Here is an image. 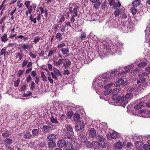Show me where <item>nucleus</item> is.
Segmentation results:
<instances>
[{
  "label": "nucleus",
  "instance_id": "obj_1",
  "mask_svg": "<svg viewBox=\"0 0 150 150\" xmlns=\"http://www.w3.org/2000/svg\"><path fill=\"white\" fill-rule=\"evenodd\" d=\"M121 71L118 69V70L114 69L111 72H108L104 73L99 76L98 78L95 79L93 83V86L96 85L101 88L105 85V83H107L109 80L112 77L118 75L120 77L122 76Z\"/></svg>",
  "mask_w": 150,
  "mask_h": 150
},
{
  "label": "nucleus",
  "instance_id": "obj_2",
  "mask_svg": "<svg viewBox=\"0 0 150 150\" xmlns=\"http://www.w3.org/2000/svg\"><path fill=\"white\" fill-rule=\"evenodd\" d=\"M123 44L121 42L117 43V44H112L113 46H112V48H110L108 46L106 45H104V50L105 52L103 51V50L99 52V55L101 59H103L105 57L107 56L108 54V52L109 53L114 54L116 53L117 54H121V49L122 48V46L123 45Z\"/></svg>",
  "mask_w": 150,
  "mask_h": 150
},
{
  "label": "nucleus",
  "instance_id": "obj_3",
  "mask_svg": "<svg viewBox=\"0 0 150 150\" xmlns=\"http://www.w3.org/2000/svg\"><path fill=\"white\" fill-rule=\"evenodd\" d=\"M98 121V120L93 121L92 125H93V127H95L99 132L103 133V132L104 131L105 132L106 129L107 128V124L105 122H102L100 124H98L97 123Z\"/></svg>",
  "mask_w": 150,
  "mask_h": 150
},
{
  "label": "nucleus",
  "instance_id": "obj_4",
  "mask_svg": "<svg viewBox=\"0 0 150 150\" xmlns=\"http://www.w3.org/2000/svg\"><path fill=\"white\" fill-rule=\"evenodd\" d=\"M57 145L58 146L61 148H64L67 150L73 146L72 144L71 143L66 142L64 139L59 140L58 141Z\"/></svg>",
  "mask_w": 150,
  "mask_h": 150
},
{
  "label": "nucleus",
  "instance_id": "obj_5",
  "mask_svg": "<svg viewBox=\"0 0 150 150\" xmlns=\"http://www.w3.org/2000/svg\"><path fill=\"white\" fill-rule=\"evenodd\" d=\"M96 138L98 141V143H96L97 144H98L100 148H103L106 147L107 144V142L104 138L101 136L99 135Z\"/></svg>",
  "mask_w": 150,
  "mask_h": 150
},
{
  "label": "nucleus",
  "instance_id": "obj_6",
  "mask_svg": "<svg viewBox=\"0 0 150 150\" xmlns=\"http://www.w3.org/2000/svg\"><path fill=\"white\" fill-rule=\"evenodd\" d=\"M69 12L71 13H72L74 14L73 15L75 16H77V9L79 8L78 6L75 5L72 3H70L69 5Z\"/></svg>",
  "mask_w": 150,
  "mask_h": 150
},
{
  "label": "nucleus",
  "instance_id": "obj_7",
  "mask_svg": "<svg viewBox=\"0 0 150 150\" xmlns=\"http://www.w3.org/2000/svg\"><path fill=\"white\" fill-rule=\"evenodd\" d=\"M147 73L146 72L140 73L139 75V79L137 81V84L146 81V79H148L147 77Z\"/></svg>",
  "mask_w": 150,
  "mask_h": 150
},
{
  "label": "nucleus",
  "instance_id": "obj_8",
  "mask_svg": "<svg viewBox=\"0 0 150 150\" xmlns=\"http://www.w3.org/2000/svg\"><path fill=\"white\" fill-rule=\"evenodd\" d=\"M103 39H104L103 40L104 41L106 42L108 44V45L109 46H108V47H109V48H112V46H113V45H112V44H113V43H112V41L111 40H110V38H109L108 37H107L106 36V37H105V38H104ZM104 45H105V44H103V47L102 48H101L100 49V50H98V54H99V53H98L101 50H103V51L102 52H103L104 51L105 52V51L104 50ZM105 45H106V44H105ZM106 45H107L106 44Z\"/></svg>",
  "mask_w": 150,
  "mask_h": 150
},
{
  "label": "nucleus",
  "instance_id": "obj_9",
  "mask_svg": "<svg viewBox=\"0 0 150 150\" xmlns=\"http://www.w3.org/2000/svg\"><path fill=\"white\" fill-rule=\"evenodd\" d=\"M134 65L133 64H131L125 67L124 68L125 71H124V70H122L121 71V73L120 74H122V77H125L126 73L129 71L134 67Z\"/></svg>",
  "mask_w": 150,
  "mask_h": 150
},
{
  "label": "nucleus",
  "instance_id": "obj_10",
  "mask_svg": "<svg viewBox=\"0 0 150 150\" xmlns=\"http://www.w3.org/2000/svg\"><path fill=\"white\" fill-rule=\"evenodd\" d=\"M84 126V122L83 121H80L76 125L75 128L77 130L80 131L83 128Z\"/></svg>",
  "mask_w": 150,
  "mask_h": 150
},
{
  "label": "nucleus",
  "instance_id": "obj_11",
  "mask_svg": "<svg viewBox=\"0 0 150 150\" xmlns=\"http://www.w3.org/2000/svg\"><path fill=\"white\" fill-rule=\"evenodd\" d=\"M119 26L120 30H122L124 33H127L129 30V28L128 25L124 24L123 25H120Z\"/></svg>",
  "mask_w": 150,
  "mask_h": 150
},
{
  "label": "nucleus",
  "instance_id": "obj_12",
  "mask_svg": "<svg viewBox=\"0 0 150 150\" xmlns=\"http://www.w3.org/2000/svg\"><path fill=\"white\" fill-rule=\"evenodd\" d=\"M145 106V102L143 101H140L137 103L134 106V108L135 110H138L142 108Z\"/></svg>",
  "mask_w": 150,
  "mask_h": 150
},
{
  "label": "nucleus",
  "instance_id": "obj_13",
  "mask_svg": "<svg viewBox=\"0 0 150 150\" xmlns=\"http://www.w3.org/2000/svg\"><path fill=\"white\" fill-rule=\"evenodd\" d=\"M109 140H112V139H116L118 137V134L116 132L114 131L110 136L109 134H107Z\"/></svg>",
  "mask_w": 150,
  "mask_h": 150
},
{
  "label": "nucleus",
  "instance_id": "obj_14",
  "mask_svg": "<svg viewBox=\"0 0 150 150\" xmlns=\"http://www.w3.org/2000/svg\"><path fill=\"white\" fill-rule=\"evenodd\" d=\"M63 132L64 138L66 139H71L73 137L70 133L68 132L65 130V129H63Z\"/></svg>",
  "mask_w": 150,
  "mask_h": 150
},
{
  "label": "nucleus",
  "instance_id": "obj_15",
  "mask_svg": "<svg viewBox=\"0 0 150 150\" xmlns=\"http://www.w3.org/2000/svg\"><path fill=\"white\" fill-rule=\"evenodd\" d=\"M42 132L44 133L48 132L52 130V128L49 126L44 125L42 129Z\"/></svg>",
  "mask_w": 150,
  "mask_h": 150
},
{
  "label": "nucleus",
  "instance_id": "obj_16",
  "mask_svg": "<svg viewBox=\"0 0 150 150\" xmlns=\"http://www.w3.org/2000/svg\"><path fill=\"white\" fill-rule=\"evenodd\" d=\"M115 23L116 21L114 20L106 22V24L108 25L110 28H115L116 26V24Z\"/></svg>",
  "mask_w": 150,
  "mask_h": 150
},
{
  "label": "nucleus",
  "instance_id": "obj_17",
  "mask_svg": "<svg viewBox=\"0 0 150 150\" xmlns=\"http://www.w3.org/2000/svg\"><path fill=\"white\" fill-rule=\"evenodd\" d=\"M78 139L81 142L84 143L86 141L87 138L85 135L81 134L79 136Z\"/></svg>",
  "mask_w": 150,
  "mask_h": 150
},
{
  "label": "nucleus",
  "instance_id": "obj_18",
  "mask_svg": "<svg viewBox=\"0 0 150 150\" xmlns=\"http://www.w3.org/2000/svg\"><path fill=\"white\" fill-rule=\"evenodd\" d=\"M96 134V131L93 128H91L89 130V136L92 137H94Z\"/></svg>",
  "mask_w": 150,
  "mask_h": 150
},
{
  "label": "nucleus",
  "instance_id": "obj_19",
  "mask_svg": "<svg viewBox=\"0 0 150 150\" xmlns=\"http://www.w3.org/2000/svg\"><path fill=\"white\" fill-rule=\"evenodd\" d=\"M66 60L65 59H61L58 61H54V65L55 66H59L63 62Z\"/></svg>",
  "mask_w": 150,
  "mask_h": 150
},
{
  "label": "nucleus",
  "instance_id": "obj_20",
  "mask_svg": "<svg viewBox=\"0 0 150 150\" xmlns=\"http://www.w3.org/2000/svg\"><path fill=\"white\" fill-rule=\"evenodd\" d=\"M123 10L121 9H117L114 12V14L115 17L118 16L120 15H121Z\"/></svg>",
  "mask_w": 150,
  "mask_h": 150
},
{
  "label": "nucleus",
  "instance_id": "obj_21",
  "mask_svg": "<svg viewBox=\"0 0 150 150\" xmlns=\"http://www.w3.org/2000/svg\"><path fill=\"white\" fill-rule=\"evenodd\" d=\"M16 59L18 61H19L22 58L23 55L20 52L16 53Z\"/></svg>",
  "mask_w": 150,
  "mask_h": 150
},
{
  "label": "nucleus",
  "instance_id": "obj_22",
  "mask_svg": "<svg viewBox=\"0 0 150 150\" xmlns=\"http://www.w3.org/2000/svg\"><path fill=\"white\" fill-rule=\"evenodd\" d=\"M23 134V137L25 139H30L31 138L32 135L30 132L25 131L24 132Z\"/></svg>",
  "mask_w": 150,
  "mask_h": 150
},
{
  "label": "nucleus",
  "instance_id": "obj_23",
  "mask_svg": "<svg viewBox=\"0 0 150 150\" xmlns=\"http://www.w3.org/2000/svg\"><path fill=\"white\" fill-rule=\"evenodd\" d=\"M11 135V133L8 130H6L5 131L3 132L2 133V136L4 138H8Z\"/></svg>",
  "mask_w": 150,
  "mask_h": 150
},
{
  "label": "nucleus",
  "instance_id": "obj_24",
  "mask_svg": "<svg viewBox=\"0 0 150 150\" xmlns=\"http://www.w3.org/2000/svg\"><path fill=\"white\" fill-rule=\"evenodd\" d=\"M63 129H65V130L70 132H73L72 127L69 125H65L64 128Z\"/></svg>",
  "mask_w": 150,
  "mask_h": 150
},
{
  "label": "nucleus",
  "instance_id": "obj_25",
  "mask_svg": "<svg viewBox=\"0 0 150 150\" xmlns=\"http://www.w3.org/2000/svg\"><path fill=\"white\" fill-rule=\"evenodd\" d=\"M137 88L136 86L134 85L133 86L129 87L127 88V91L128 92H135L137 90Z\"/></svg>",
  "mask_w": 150,
  "mask_h": 150
},
{
  "label": "nucleus",
  "instance_id": "obj_26",
  "mask_svg": "<svg viewBox=\"0 0 150 150\" xmlns=\"http://www.w3.org/2000/svg\"><path fill=\"white\" fill-rule=\"evenodd\" d=\"M4 142L5 145L11 144L13 140L12 139L9 138H6L4 140Z\"/></svg>",
  "mask_w": 150,
  "mask_h": 150
},
{
  "label": "nucleus",
  "instance_id": "obj_27",
  "mask_svg": "<svg viewBox=\"0 0 150 150\" xmlns=\"http://www.w3.org/2000/svg\"><path fill=\"white\" fill-rule=\"evenodd\" d=\"M50 120L51 122L52 123L57 124L59 123V122L57 121V119L55 116H51V117L50 118Z\"/></svg>",
  "mask_w": 150,
  "mask_h": 150
},
{
  "label": "nucleus",
  "instance_id": "obj_28",
  "mask_svg": "<svg viewBox=\"0 0 150 150\" xmlns=\"http://www.w3.org/2000/svg\"><path fill=\"white\" fill-rule=\"evenodd\" d=\"M124 82V80L123 79H119L116 82L115 84H114L115 86L117 87L120 86Z\"/></svg>",
  "mask_w": 150,
  "mask_h": 150
},
{
  "label": "nucleus",
  "instance_id": "obj_29",
  "mask_svg": "<svg viewBox=\"0 0 150 150\" xmlns=\"http://www.w3.org/2000/svg\"><path fill=\"white\" fill-rule=\"evenodd\" d=\"M80 117V115L78 113H75L73 117V119L74 121H78Z\"/></svg>",
  "mask_w": 150,
  "mask_h": 150
},
{
  "label": "nucleus",
  "instance_id": "obj_30",
  "mask_svg": "<svg viewBox=\"0 0 150 150\" xmlns=\"http://www.w3.org/2000/svg\"><path fill=\"white\" fill-rule=\"evenodd\" d=\"M56 137V135L53 134H51L48 136L47 138L49 141H51L54 139H55Z\"/></svg>",
  "mask_w": 150,
  "mask_h": 150
},
{
  "label": "nucleus",
  "instance_id": "obj_31",
  "mask_svg": "<svg viewBox=\"0 0 150 150\" xmlns=\"http://www.w3.org/2000/svg\"><path fill=\"white\" fill-rule=\"evenodd\" d=\"M33 136L34 137H37L39 134V130L35 129L32 130V131Z\"/></svg>",
  "mask_w": 150,
  "mask_h": 150
},
{
  "label": "nucleus",
  "instance_id": "obj_32",
  "mask_svg": "<svg viewBox=\"0 0 150 150\" xmlns=\"http://www.w3.org/2000/svg\"><path fill=\"white\" fill-rule=\"evenodd\" d=\"M132 94L131 93H128L126 94L125 96V99L128 102L131 98H132Z\"/></svg>",
  "mask_w": 150,
  "mask_h": 150
},
{
  "label": "nucleus",
  "instance_id": "obj_33",
  "mask_svg": "<svg viewBox=\"0 0 150 150\" xmlns=\"http://www.w3.org/2000/svg\"><path fill=\"white\" fill-rule=\"evenodd\" d=\"M121 4L119 1H118L117 2H115L113 5V7L114 9H117L118 7H120L121 6Z\"/></svg>",
  "mask_w": 150,
  "mask_h": 150
},
{
  "label": "nucleus",
  "instance_id": "obj_34",
  "mask_svg": "<svg viewBox=\"0 0 150 150\" xmlns=\"http://www.w3.org/2000/svg\"><path fill=\"white\" fill-rule=\"evenodd\" d=\"M95 4L94 5V7L96 9H98L100 6L101 2L99 0L97 1L96 2L94 3Z\"/></svg>",
  "mask_w": 150,
  "mask_h": 150
},
{
  "label": "nucleus",
  "instance_id": "obj_35",
  "mask_svg": "<svg viewBox=\"0 0 150 150\" xmlns=\"http://www.w3.org/2000/svg\"><path fill=\"white\" fill-rule=\"evenodd\" d=\"M61 51L63 54H67L69 52V49L67 48H62L61 49Z\"/></svg>",
  "mask_w": 150,
  "mask_h": 150
},
{
  "label": "nucleus",
  "instance_id": "obj_36",
  "mask_svg": "<svg viewBox=\"0 0 150 150\" xmlns=\"http://www.w3.org/2000/svg\"><path fill=\"white\" fill-rule=\"evenodd\" d=\"M56 145V143L54 141L49 142L48 144V146L50 148H53Z\"/></svg>",
  "mask_w": 150,
  "mask_h": 150
},
{
  "label": "nucleus",
  "instance_id": "obj_37",
  "mask_svg": "<svg viewBox=\"0 0 150 150\" xmlns=\"http://www.w3.org/2000/svg\"><path fill=\"white\" fill-rule=\"evenodd\" d=\"M140 4V1L139 0H136L133 1L132 2L133 6L134 7H137Z\"/></svg>",
  "mask_w": 150,
  "mask_h": 150
},
{
  "label": "nucleus",
  "instance_id": "obj_38",
  "mask_svg": "<svg viewBox=\"0 0 150 150\" xmlns=\"http://www.w3.org/2000/svg\"><path fill=\"white\" fill-rule=\"evenodd\" d=\"M115 147L118 149H121L122 147V144L121 142H118L115 144Z\"/></svg>",
  "mask_w": 150,
  "mask_h": 150
},
{
  "label": "nucleus",
  "instance_id": "obj_39",
  "mask_svg": "<svg viewBox=\"0 0 150 150\" xmlns=\"http://www.w3.org/2000/svg\"><path fill=\"white\" fill-rule=\"evenodd\" d=\"M8 40L7 38V35L6 34H4L1 38V40L2 42H5Z\"/></svg>",
  "mask_w": 150,
  "mask_h": 150
},
{
  "label": "nucleus",
  "instance_id": "obj_40",
  "mask_svg": "<svg viewBox=\"0 0 150 150\" xmlns=\"http://www.w3.org/2000/svg\"><path fill=\"white\" fill-rule=\"evenodd\" d=\"M55 38L59 41H60L63 39L62 35L60 33H58L56 35Z\"/></svg>",
  "mask_w": 150,
  "mask_h": 150
},
{
  "label": "nucleus",
  "instance_id": "obj_41",
  "mask_svg": "<svg viewBox=\"0 0 150 150\" xmlns=\"http://www.w3.org/2000/svg\"><path fill=\"white\" fill-rule=\"evenodd\" d=\"M49 75L52 76V77L54 80H57V75L54 74L53 72H51L48 74Z\"/></svg>",
  "mask_w": 150,
  "mask_h": 150
},
{
  "label": "nucleus",
  "instance_id": "obj_42",
  "mask_svg": "<svg viewBox=\"0 0 150 150\" xmlns=\"http://www.w3.org/2000/svg\"><path fill=\"white\" fill-rule=\"evenodd\" d=\"M53 70L55 74L58 76H59L61 75V73L60 71L57 68L55 67H54Z\"/></svg>",
  "mask_w": 150,
  "mask_h": 150
},
{
  "label": "nucleus",
  "instance_id": "obj_43",
  "mask_svg": "<svg viewBox=\"0 0 150 150\" xmlns=\"http://www.w3.org/2000/svg\"><path fill=\"white\" fill-rule=\"evenodd\" d=\"M19 46L21 47V48L23 50H25L27 49L29 47V46L28 44H20Z\"/></svg>",
  "mask_w": 150,
  "mask_h": 150
},
{
  "label": "nucleus",
  "instance_id": "obj_44",
  "mask_svg": "<svg viewBox=\"0 0 150 150\" xmlns=\"http://www.w3.org/2000/svg\"><path fill=\"white\" fill-rule=\"evenodd\" d=\"M65 45L66 44L64 42H62L58 44L57 47L59 49L62 48H63V47L65 46Z\"/></svg>",
  "mask_w": 150,
  "mask_h": 150
},
{
  "label": "nucleus",
  "instance_id": "obj_45",
  "mask_svg": "<svg viewBox=\"0 0 150 150\" xmlns=\"http://www.w3.org/2000/svg\"><path fill=\"white\" fill-rule=\"evenodd\" d=\"M96 143H98V141H97L96 142V141L93 142L92 143V145L93 146L95 149L100 148L98 144H97Z\"/></svg>",
  "mask_w": 150,
  "mask_h": 150
},
{
  "label": "nucleus",
  "instance_id": "obj_46",
  "mask_svg": "<svg viewBox=\"0 0 150 150\" xmlns=\"http://www.w3.org/2000/svg\"><path fill=\"white\" fill-rule=\"evenodd\" d=\"M29 19L31 21L33 22L34 23H36V19L35 18H34V15L31 14Z\"/></svg>",
  "mask_w": 150,
  "mask_h": 150
},
{
  "label": "nucleus",
  "instance_id": "obj_47",
  "mask_svg": "<svg viewBox=\"0 0 150 150\" xmlns=\"http://www.w3.org/2000/svg\"><path fill=\"white\" fill-rule=\"evenodd\" d=\"M128 102L125 99L122 100L120 103V105L122 107H125L126 104L128 103Z\"/></svg>",
  "mask_w": 150,
  "mask_h": 150
},
{
  "label": "nucleus",
  "instance_id": "obj_48",
  "mask_svg": "<svg viewBox=\"0 0 150 150\" xmlns=\"http://www.w3.org/2000/svg\"><path fill=\"white\" fill-rule=\"evenodd\" d=\"M6 49L4 48L2 49L0 52V55H3L4 57L6 55Z\"/></svg>",
  "mask_w": 150,
  "mask_h": 150
},
{
  "label": "nucleus",
  "instance_id": "obj_49",
  "mask_svg": "<svg viewBox=\"0 0 150 150\" xmlns=\"http://www.w3.org/2000/svg\"><path fill=\"white\" fill-rule=\"evenodd\" d=\"M73 113V112L72 111L68 112L67 114V118L69 119H71Z\"/></svg>",
  "mask_w": 150,
  "mask_h": 150
},
{
  "label": "nucleus",
  "instance_id": "obj_50",
  "mask_svg": "<svg viewBox=\"0 0 150 150\" xmlns=\"http://www.w3.org/2000/svg\"><path fill=\"white\" fill-rule=\"evenodd\" d=\"M147 65V63L145 62H142L139 64L138 66L139 67H144Z\"/></svg>",
  "mask_w": 150,
  "mask_h": 150
},
{
  "label": "nucleus",
  "instance_id": "obj_51",
  "mask_svg": "<svg viewBox=\"0 0 150 150\" xmlns=\"http://www.w3.org/2000/svg\"><path fill=\"white\" fill-rule=\"evenodd\" d=\"M112 90L110 89V90H106V91H105L104 93V95L105 96H107L109 95V94L110 93L112 92Z\"/></svg>",
  "mask_w": 150,
  "mask_h": 150
},
{
  "label": "nucleus",
  "instance_id": "obj_52",
  "mask_svg": "<svg viewBox=\"0 0 150 150\" xmlns=\"http://www.w3.org/2000/svg\"><path fill=\"white\" fill-rule=\"evenodd\" d=\"M75 106V105L74 104L72 103H70L68 105V107L70 109L73 110Z\"/></svg>",
  "mask_w": 150,
  "mask_h": 150
},
{
  "label": "nucleus",
  "instance_id": "obj_53",
  "mask_svg": "<svg viewBox=\"0 0 150 150\" xmlns=\"http://www.w3.org/2000/svg\"><path fill=\"white\" fill-rule=\"evenodd\" d=\"M41 77L42 80L45 81H47V78L45 76L44 73L43 72H42L41 73Z\"/></svg>",
  "mask_w": 150,
  "mask_h": 150
},
{
  "label": "nucleus",
  "instance_id": "obj_54",
  "mask_svg": "<svg viewBox=\"0 0 150 150\" xmlns=\"http://www.w3.org/2000/svg\"><path fill=\"white\" fill-rule=\"evenodd\" d=\"M131 11L133 15H135L137 12V10L134 8H131Z\"/></svg>",
  "mask_w": 150,
  "mask_h": 150
},
{
  "label": "nucleus",
  "instance_id": "obj_55",
  "mask_svg": "<svg viewBox=\"0 0 150 150\" xmlns=\"http://www.w3.org/2000/svg\"><path fill=\"white\" fill-rule=\"evenodd\" d=\"M113 85V83H108L105 85L104 86V88L105 89H107L109 88L111 86Z\"/></svg>",
  "mask_w": 150,
  "mask_h": 150
},
{
  "label": "nucleus",
  "instance_id": "obj_56",
  "mask_svg": "<svg viewBox=\"0 0 150 150\" xmlns=\"http://www.w3.org/2000/svg\"><path fill=\"white\" fill-rule=\"evenodd\" d=\"M28 62L27 60H24L22 63V67H25L28 63Z\"/></svg>",
  "mask_w": 150,
  "mask_h": 150
},
{
  "label": "nucleus",
  "instance_id": "obj_57",
  "mask_svg": "<svg viewBox=\"0 0 150 150\" xmlns=\"http://www.w3.org/2000/svg\"><path fill=\"white\" fill-rule=\"evenodd\" d=\"M85 144H86V146L88 148L91 147L92 145L91 143L89 141H86Z\"/></svg>",
  "mask_w": 150,
  "mask_h": 150
},
{
  "label": "nucleus",
  "instance_id": "obj_58",
  "mask_svg": "<svg viewBox=\"0 0 150 150\" xmlns=\"http://www.w3.org/2000/svg\"><path fill=\"white\" fill-rule=\"evenodd\" d=\"M86 37V33L84 32L82 33L81 35L80 36V37L81 39H84Z\"/></svg>",
  "mask_w": 150,
  "mask_h": 150
},
{
  "label": "nucleus",
  "instance_id": "obj_59",
  "mask_svg": "<svg viewBox=\"0 0 150 150\" xmlns=\"http://www.w3.org/2000/svg\"><path fill=\"white\" fill-rule=\"evenodd\" d=\"M143 148L144 150H150L149 146L147 144H144L143 146Z\"/></svg>",
  "mask_w": 150,
  "mask_h": 150
},
{
  "label": "nucleus",
  "instance_id": "obj_60",
  "mask_svg": "<svg viewBox=\"0 0 150 150\" xmlns=\"http://www.w3.org/2000/svg\"><path fill=\"white\" fill-rule=\"evenodd\" d=\"M66 61L65 63L64 64V65H66L67 66H70L71 64V62L69 60H64Z\"/></svg>",
  "mask_w": 150,
  "mask_h": 150
},
{
  "label": "nucleus",
  "instance_id": "obj_61",
  "mask_svg": "<svg viewBox=\"0 0 150 150\" xmlns=\"http://www.w3.org/2000/svg\"><path fill=\"white\" fill-rule=\"evenodd\" d=\"M30 3V2L29 1H27L25 2V5L27 8H28L29 7Z\"/></svg>",
  "mask_w": 150,
  "mask_h": 150
},
{
  "label": "nucleus",
  "instance_id": "obj_62",
  "mask_svg": "<svg viewBox=\"0 0 150 150\" xmlns=\"http://www.w3.org/2000/svg\"><path fill=\"white\" fill-rule=\"evenodd\" d=\"M29 55L30 56L33 58H35L36 56V55L35 54L32 53L31 52H30L29 53Z\"/></svg>",
  "mask_w": 150,
  "mask_h": 150
},
{
  "label": "nucleus",
  "instance_id": "obj_63",
  "mask_svg": "<svg viewBox=\"0 0 150 150\" xmlns=\"http://www.w3.org/2000/svg\"><path fill=\"white\" fill-rule=\"evenodd\" d=\"M120 90L118 88H115L113 91V93L115 95H116L117 93H119Z\"/></svg>",
  "mask_w": 150,
  "mask_h": 150
},
{
  "label": "nucleus",
  "instance_id": "obj_64",
  "mask_svg": "<svg viewBox=\"0 0 150 150\" xmlns=\"http://www.w3.org/2000/svg\"><path fill=\"white\" fill-rule=\"evenodd\" d=\"M20 82V80L18 79L14 82V85L16 87H17L18 86Z\"/></svg>",
  "mask_w": 150,
  "mask_h": 150
}]
</instances>
